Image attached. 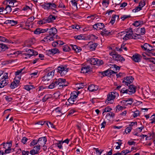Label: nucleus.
Returning a JSON list of instances; mask_svg holds the SVG:
<instances>
[{"mask_svg":"<svg viewBox=\"0 0 155 155\" xmlns=\"http://www.w3.org/2000/svg\"><path fill=\"white\" fill-rule=\"evenodd\" d=\"M68 83H66L65 79L59 78L54 80L48 86L49 89L56 88L59 89H62L64 87L67 86Z\"/></svg>","mask_w":155,"mask_h":155,"instance_id":"obj_1","label":"nucleus"},{"mask_svg":"<svg viewBox=\"0 0 155 155\" xmlns=\"http://www.w3.org/2000/svg\"><path fill=\"white\" fill-rule=\"evenodd\" d=\"M109 54L112 56L113 58L115 60L119 61L121 62L125 60V59L123 57L118 54L115 51L112 52L110 53Z\"/></svg>","mask_w":155,"mask_h":155,"instance_id":"obj_2","label":"nucleus"},{"mask_svg":"<svg viewBox=\"0 0 155 155\" xmlns=\"http://www.w3.org/2000/svg\"><path fill=\"white\" fill-rule=\"evenodd\" d=\"M68 68H66V67H64L62 65L58 66L57 68V72L60 73L61 76L65 75L68 71Z\"/></svg>","mask_w":155,"mask_h":155,"instance_id":"obj_3","label":"nucleus"},{"mask_svg":"<svg viewBox=\"0 0 155 155\" xmlns=\"http://www.w3.org/2000/svg\"><path fill=\"white\" fill-rule=\"evenodd\" d=\"M118 94L116 91L111 92L109 93L107 95V99L105 101V103L107 102L113 100L116 97L118 96Z\"/></svg>","mask_w":155,"mask_h":155,"instance_id":"obj_4","label":"nucleus"},{"mask_svg":"<svg viewBox=\"0 0 155 155\" xmlns=\"http://www.w3.org/2000/svg\"><path fill=\"white\" fill-rule=\"evenodd\" d=\"M126 32L127 33V34L123 38V39L124 40H127L129 39H132L133 38L132 37L133 31L132 28H130L129 29H127Z\"/></svg>","mask_w":155,"mask_h":155,"instance_id":"obj_5","label":"nucleus"},{"mask_svg":"<svg viewBox=\"0 0 155 155\" xmlns=\"http://www.w3.org/2000/svg\"><path fill=\"white\" fill-rule=\"evenodd\" d=\"M133 80L134 78L131 76L127 77L126 78H124L122 83L125 85L128 86L129 84L133 82Z\"/></svg>","mask_w":155,"mask_h":155,"instance_id":"obj_6","label":"nucleus"},{"mask_svg":"<svg viewBox=\"0 0 155 155\" xmlns=\"http://www.w3.org/2000/svg\"><path fill=\"white\" fill-rule=\"evenodd\" d=\"M59 53L60 51L59 50L56 48L51 49H49L46 51V54L48 56H50L51 55H53L56 53Z\"/></svg>","mask_w":155,"mask_h":155,"instance_id":"obj_7","label":"nucleus"},{"mask_svg":"<svg viewBox=\"0 0 155 155\" xmlns=\"http://www.w3.org/2000/svg\"><path fill=\"white\" fill-rule=\"evenodd\" d=\"M99 73H101L103 75V76H104L110 75L113 74H116L117 72L112 71L110 69H109L104 72H99Z\"/></svg>","mask_w":155,"mask_h":155,"instance_id":"obj_8","label":"nucleus"},{"mask_svg":"<svg viewBox=\"0 0 155 155\" xmlns=\"http://www.w3.org/2000/svg\"><path fill=\"white\" fill-rule=\"evenodd\" d=\"M54 72L53 71H49L48 73L46 74L43 77V80L44 81H49L50 79V78H46L50 77V78H51L54 75Z\"/></svg>","mask_w":155,"mask_h":155,"instance_id":"obj_9","label":"nucleus"},{"mask_svg":"<svg viewBox=\"0 0 155 155\" xmlns=\"http://www.w3.org/2000/svg\"><path fill=\"white\" fill-rule=\"evenodd\" d=\"M141 58V56L140 55L138 54H135L132 56L131 58L134 62H139L140 61Z\"/></svg>","mask_w":155,"mask_h":155,"instance_id":"obj_10","label":"nucleus"},{"mask_svg":"<svg viewBox=\"0 0 155 155\" xmlns=\"http://www.w3.org/2000/svg\"><path fill=\"white\" fill-rule=\"evenodd\" d=\"M19 80H16L15 79L12 82L10 85V87L12 89H14L17 87L19 85Z\"/></svg>","mask_w":155,"mask_h":155,"instance_id":"obj_11","label":"nucleus"},{"mask_svg":"<svg viewBox=\"0 0 155 155\" xmlns=\"http://www.w3.org/2000/svg\"><path fill=\"white\" fill-rule=\"evenodd\" d=\"M128 90L129 91H128V94H132L135 93L136 91V87L133 85H130L128 86Z\"/></svg>","mask_w":155,"mask_h":155,"instance_id":"obj_12","label":"nucleus"},{"mask_svg":"<svg viewBox=\"0 0 155 155\" xmlns=\"http://www.w3.org/2000/svg\"><path fill=\"white\" fill-rule=\"evenodd\" d=\"M48 29H42L40 28L36 29L34 31V33L35 34L38 35L41 33L46 32L48 31Z\"/></svg>","mask_w":155,"mask_h":155,"instance_id":"obj_13","label":"nucleus"},{"mask_svg":"<svg viewBox=\"0 0 155 155\" xmlns=\"http://www.w3.org/2000/svg\"><path fill=\"white\" fill-rule=\"evenodd\" d=\"M47 142V139L45 137L39 138L38 140V144L41 146L44 145Z\"/></svg>","mask_w":155,"mask_h":155,"instance_id":"obj_14","label":"nucleus"},{"mask_svg":"<svg viewBox=\"0 0 155 155\" xmlns=\"http://www.w3.org/2000/svg\"><path fill=\"white\" fill-rule=\"evenodd\" d=\"M49 34L50 35L54 36L57 32V29L53 27L48 29Z\"/></svg>","mask_w":155,"mask_h":155,"instance_id":"obj_15","label":"nucleus"},{"mask_svg":"<svg viewBox=\"0 0 155 155\" xmlns=\"http://www.w3.org/2000/svg\"><path fill=\"white\" fill-rule=\"evenodd\" d=\"M98 89V86H97L93 84L89 85L88 87V89L91 91H96Z\"/></svg>","mask_w":155,"mask_h":155,"instance_id":"obj_16","label":"nucleus"},{"mask_svg":"<svg viewBox=\"0 0 155 155\" xmlns=\"http://www.w3.org/2000/svg\"><path fill=\"white\" fill-rule=\"evenodd\" d=\"M150 46V45L147 43H145L143 45H141V47L142 49H143L144 51H151L153 50V49H150L149 48V46Z\"/></svg>","mask_w":155,"mask_h":155,"instance_id":"obj_17","label":"nucleus"},{"mask_svg":"<svg viewBox=\"0 0 155 155\" xmlns=\"http://www.w3.org/2000/svg\"><path fill=\"white\" fill-rule=\"evenodd\" d=\"M54 112H55V114L57 116H61L63 114V113L61 111V109L59 107L56 108L54 111Z\"/></svg>","mask_w":155,"mask_h":155,"instance_id":"obj_18","label":"nucleus"},{"mask_svg":"<svg viewBox=\"0 0 155 155\" xmlns=\"http://www.w3.org/2000/svg\"><path fill=\"white\" fill-rule=\"evenodd\" d=\"M8 83V81L6 79H3L0 81V88L3 87L7 85Z\"/></svg>","mask_w":155,"mask_h":155,"instance_id":"obj_19","label":"nucleus"},{"mask_svg":"<svg viewBox=\"0 0 155 155\" xmlns=\"http://www.w3.org/2000/svg\"><path fill=\"white\" fill-rule=\"evenodd\" d=\"M90 67L89 66H87L84 67H83L81 70V73H86L90 71Z\"/></svg>","mask_w":155,"mask_h":155,"instance_id":"obj_20","label":"nucleus"},{"mask_svg":"<svg viewBox=\"0 0 155 155\" xmlns=\"http://www.w3.org/2000/svg\"><path fill=\"white\" fill-rule=\"evenodd\" d=\"M7 45L2 43L0 44V52L4 51L9 48Z\"/></svg>","mask_w":155,"mask_h":155,"instance_id":"obj_21","label":"nucleus"},{"mask_svg":"<svg viewBox=\"0 0 155 155\" xmlns=\"http://www.w3.org/2000/svg\"><path fill=\"white\" fill-rule=\"evenodd\" d=\"M96 60H98V59L93 58H91L87 61L88 63H90L91 64H95Z\"/></svg>","mask_w":155,"mask_h":155,"instance_id":"obj_22","label":"nucleus"},{"mask_svg":"<svg viewBox=\"0 0 155 155\" xmlns=\"http://www.w3.org/2000/svg\"><path fill=\"white\" fill-rule=\"evenodd\" d=\"M11 6L9 5H7L5 8L4 13L5 14H7L11 12L12 10V8L11 7Z\"/></svg>","mask_w":155,"mask_h":155,"instance_id":"obj_23","label":"nucleus"},{"mask_svg":"<svg viewBox=\"0 0 155 155\" xmlns=\"http://www.w3.org/2000/svg\"><path fill=\"white\" fill-rule=\"evenodd\" d=\"M56 18V17L55 16L50 15L47 18V21H48V23L52 22H53L54 20H55Z\"/></svg>","mask_w":155,"mask_h":155,"instance_id":"obj_24","label":"nucleus"},{"mask_svg":"<svg viewBox=\"0 0 155 155\" xmlns=\"http://www.w3.org/2000/svg\"><path fill=\"white\" fill-rule=\"evenodd\" d=\"M133 38L132 39H142V37L141 35L140 34H135L132 35Z\"/></svg>","mask_w":155,"mask_h":155,"instance_id":"obj_25","label":"nucleus"},{"mask_svg":"<svg viewBox=\"0 0 155 155\" xmlns=\"http://www.w3.org/2000/svg\"><path fill=\"white\" fill-rule=\"evenodd\" d=\"M68 101L70 104H76L77 102L76 101V100H74V98L70 97L68 99Z\"/></svg>","mask_w":155,"mask_h":155,"instance_id":"obj_26","label":"nucleus"},{"mask_svg":"<svg viewBox=\"0 0 155 155\" xmlns=\"http://www.w3.org/2000/svg\"><path fill=\"white\" fill-rule=\"evenodd\" d=\"M6 2L7 5L8 4V5L14 7V6L13 5L14 3L16 2V0H6Z\"/></svg>","mask_w":155,"mask_h":155,"instance_id":"obj_27","label":"nucleus"},{"mask_svg":"<svg viewBox=\"0 0 155 155\" xmlns=\"http://www.w3.org/2000/svg\"><path fill=\"white\" fill-rule=\"evenodd\" d=\"M110 33V32L108 31L107 30L105 29L103 30V31L101 33V34L102 36H107Z\"/></svg>","mask_w":155,"mask_h":155,"instance_id":"obj_28","label":"nucleus"},{"mask_svg":"<svg viewBox=\"0 0 155 155\" xmlns=\"http://www.w3.org/2000/svg\"><path fill=\"white\" fill-rule=\"evenodd\" d=\"M49 5H50V9H53L56 12H57V11L56 10L54 9V8H56L57 7V5L55 3H53L49 2Z\"/></svg>","mask_w":155,"mask_h":155,"instance_id":"obj_29","label":"nucleus"},{"mask_svg":"<svg viewBox=\"0 0 155 155\" xmlns=\"http://www.w3.org/2000/svg\"><path fill=\"white\" fill-rule=\"evenodd\" d=\"M0 41L4 42L13 43V42L9 41L6 38L2 36H0Z\"/></svg>","mask_w":155,"mask_h":155,"instance_id":"obj_30","label":"nucleus"},{"mask_svg":"<svg viewBox=\"0 0 155 155\" xmlns=\"http://www.w3.org/2000/svg\"><path fill=\"white\" fill-rule=\"evenodd\" d=\"M50 5H49V3H45L43 4L41 6L44 8L45 9L48 10L50 9Z\"/></svg>","mask_w":155,"mask_h":155,"instance_id":"obj_31","label":"nucleus"},{"mask_svg":"<svg viewBox=\"0 0 155 155\" xmlns=\"http://www.w3.org/2000/svg\"><path fill=\"white\" fill-rule=\"evenodd\" d=\"M51 97L50 95H46L42 98V100L43 102H45L47 100L50 98Z\"/></svg>","mask_w":155,"mask_h":155,"instance_id":"obj_32","label":"nucleus"},{"mask_svg":"<svg viewBox=\"0 0 155 155\" xmlns=\"http://www.w3.org/2000/svg\"><path fill=\"white\" fill-rule=\"evenodd\" d=\"M116 16L118 18H119V16L118 15H114V16H113L112 17L110 23H111L112 25H113L115 22V18Z\"/></svg>","mask_w":155,"mask_h":155,"instance_id":"obj_33","label":"nucleus"},{"mask_svg":"<svg viewBox=\"0 0 155 155\" xmlns=\"http://www.w3.org/2000/svg\"><path fill=\"white\" fill-rule=\"evenodd\" d=\"M8 146V148L5 149V154L9 153L11 152L12 149H11V145L10 144Z\"/></svg>","mask_w":155,"mask_h":155,"instance_id":"obj_34","label":"nucleus"},{"mask_svg":"<svg viewBox=\"0 0 155 155\" xmlns=\"http://www.w3.org/2000/svg\"><path fill=\"white\" fill-rule=\"evenodd\" d=\"M98 45V44L97 43H94L92 45L89 46V48L91 49V50H94L96 48L97 46Z\"/></svg>","mask_w":155,"mask_h":155,"instance_id":"obj_35","label":"nucleus"},{"mask_svg":"<svg viewBox=\"0 0 155 155\" xmlns=\"http://www.w3.org/2000/svg\"><path fill=\"white\" fill-rule=\"evenodd\" d=\"M45 123L49 128L51 127L54 128H55V126L53 124L51 123L50 122H48L47 121H45Z\"/></svg>","mask_w":155,"mask_h":155,"instance_id":"obj_36","label":"nucleus"},{"mask_svg":"<svg viewBox=\"0 0 155 155\" xmlns=\"http://www.w3.org/2000/svg\"><path fill=\"white\" fill-rule=\"evenodd\" d=\"M144 59L146 60H147L155 64V58H144Z\"/></svg>","mask_w":155,"mask_h":155,"instance_id":"obj_37","label":"nucleus"},{"mask_svg":"<svg viewBox=\"0 0 155 155\" xmlns=\"http://www.w3.org/2000/svg\"><path fill=\"white\" fill-rule=\"evenodd\" d=\"M11 144V146H12V142L8 143V142H7L6 143H3L2 144V145H3V148H4L5 149H6L8 148V146L9 145Z\"/></svg>","mask_w":155,"mask_h":155,"instance_id":"obj_38","label":"nucleus"},{"mask_svg":"<svg viewBox=\"0 0 155 155\" xmlns=\"http://www.w3.org/2000/svg\"><path fill=\"white\" fill-rule=\"evenodd\" d=\"M126 101H127V105H131L134 102V100L132 98H128L126 100Z\"/></svg>","mask_w":155,"mask_h":155,"instance_id":"obj_39","label":"nucleus"},{"mask_svg":"<svg viewBox=\"0 0 155 155\" xmlns=\"http://www.w3.org/2000/svg\"><path fill=\"white\" fill-rule=\"evenodd\" d=\"M74 38L76 39L81 40V39H85V38L82 35H80L78 36H74Z\"/></svg>","mask_w":155,"mask_h":155,"instance_id":"obj_40","label":"nucleus"},{"mask_svg":"<svg viewBox=\"0 0 155 155\" xmlns=\"http://www.w3.org/2000/svg\"><path fill=\"white\" fill-rule=\"evenodd\" d=\"M104 63L103 61L101 60H99L98 59V60H96V61L95 63V64L97 66H100L102 65Z\"/></svg>","mask_w":155,"mask_h":155,"instance_id":"obj_41","label":"nucleus"},{"mask_svg":"<svg viewBox=\"0 0 155 155\" xmlns=\"http://www.w3.org/2000/svg\"><path fill=\"white\" fill-rule=\"evenodd\" d=\"M130 152V151H129L128 150H125L121 151V153H120V155H126L127 154Z\"/></svg>","mask_w":155,"mask_h":155,"instance_id":"obj_42","label":"nucleus"},{"mask_svg":"<svg viewBox=\"0 0 155 155\" xmlns=\"http://www.w3.org/2000/svg\"><path fill=\"white\" fill-rule=\"evenodd\" d=\"M33 88H34V87L32 85H26L24 87V89L28 91H30Z\"/></svg>","mask_w":155,"mask_h":155,"instance_id":"obj_43","label":"nucleus"},{"mask_svg":"<svg viewBox=\"0 0 155 155\" xmlns=\"http://www.w3.org/2000/svg\"><path fill=\"white\" fill-rule=\"evenodd\" d=\"M63 51H69L71 50L70 48L67 45L64 46L63 47Z\"/></svg>","mask_w":155,"mask_h":155,"instance_id":"obj_44","label":"nucleus"},{"mask_svg":"<svg viewBox=\"0 0 155 155\" xmlns=\"http://www.w3.org/2000/svg\"><path fill=\"white\" fill-rule=\"evenodd\" d=\"M129 91V90L128 89H125V88H123L120 91V92L123 94L125 93L128 94V91Z\"/></svg>","mask_w":155,"mask_h":155,"instance_id":"obj_45","label":"nucleus"},{"mask_svg":"<svg viewBox=\"0 0 155 155\" xmlns=\"http://www.w3.org/2000/svg\"><path fill=\"white\" fill-rule=\"evenodd\" d=\"M112 110V109L110 108L109 107H107L103 110V114L104 112H107L110 111Z\"/></svg>","mask_w":155,"mask_h":155,"instance_id":"obj_46","label":"nucleus"},{"mask_svg":"<svg viewBox=\"0 0 155 155\" xmlns=\"http://www.w3.org/2000/svg\"><path fill=\"white\" fill-rule=\"evenodd\" d=\"M38 153V152L34 148L31 150L30 152V154L32 155H35L36 154H37Z\"/></svg>","mask_w":155,"mask_h":155,"instance_id":"obj_47","label":"nucleus"},{"mask_svg":"<svg viewBox=\"0 0 155 155\" xmlns=\"http://www.w3.org/2000/svg\"><path fill=\"white\" fill-rule=\"evenodd\" d=\"M142 9L141 7L139 6L136 7L133 10V12H136Z\"/></svg>","mask_w":155,"mask_h":155,"instance_id":"obj_48","label":"nucleus"},{"mask_svg":"<svg viewBox=\"0 0 155 155\" xmlns=\"http://www.w3.org/2000/svg\"><path fill=\"white\" fill-rule=\"evenodd\" d=\"M97 26H98V30L102 29L104 27V25L103 23H97Z\"/></svg>","mask_w":155,"mask_h":155,"instance_id":"obj_49","label":"nucleus"},{"mask_svg":"<svg viewBox=\"0 0 155 155\" xmlns=\"http://www.w3.org/2000/svg\"><path fill=\"white\" fill-rule=\"evenodd\" d=\"M76 112H77V111L75 109H71L69 111V112H68L69 113H68V116L72 115L74 113H75Z\"/></svg>","mask_w":155,"mask_h":155,"instance_id":"obj_50","label":"nucleus"},{"mask_svg":"<svg viewBox=\"0 0 155 155\" xmlns=\"http://www.w3.org/2000/svg\"><path fill=\"white\" fill-rule=\"evenodd\" d=\"M38 143V140H33L30 144V146H34L36 144Z\"/></svg>","mask_w":155,"mask_h":155,"instance_id":"obj_51","label":"nucleus"},{"mask_svg":"<svg viewBox=\"0 0 155 155\" xmlns=\"http://www.w3.org/2000/svg\"><path fill=\"white\" fill-rule=\"evenodd\" d=\"M145 5V0H142L139 3V6L141 7V8L143 7Z\"/></svg>","mask_w":155,"mask_h":155,"instance_id":"obj_52","label":"nucleus"},{"mask_svg":"<svg viewBox=\"0 0 155 155\" xmlns=\"http://www.w3.org/2000/svg\"><path fill=\"white\" fill-rule=\"evenodd\" d=\"M13 10L14 11L12 12L15 14H16L18 12H21V11L19 8H15Z\"/></svg>","mask_w":155,"mask_h":155,"instance_id":"obj_53","label":"nucleus"},{"mask_svg":"<svg viewBox=\"0 0 155 155\" xmlns=\"http://www.w3.org/2000/svg\"><path fill=\"white\" fill-rule=\"evenodd\" d=\"M132 129V128L129 126V127H128L126 128V129L125 130V132L127 134L128 133H130Z\"/></svg>","mask_w":155,"mask_h":155,"instance_id":"obj_54","label":"nucleus"},{"mask_svg":"<svg viewBox=\"0 0 155 155\" xmlns=\"http://www.w3.org/2000/svg\"><path fill=\"white\" fill-rule=\"evenodd\" d=\"M151 51H147V53L146 54V55L150 57H151L154 56H155V53H152Z\"/></svg>","mask_w":155,"mask_h":155,"instance_id":"obj_55","label":"nucleus"},{"mask_svg":"<svg viewBox=\"0 0 155 155\" xmlns=\"http://www.w3.org/2000/svg\"><path fill=\"white\" fill-rule=\"evenodd\" d=\"M12 26H14L16 25L17 23V21H15L13 20H9V22Z\"/></svg>","mask_w":155,"mask_h":155,"instance_id":"obj_56","label":"nucleus"},{"mask_svg":"<svg viewBox=\"0 0 155 155\" xmlns=\"http://www.w3.org/2000/svg\"><path fill=\"white\" fill-rule=\"evenodd\" d=\"M111 66L110 67V68H114L115 69V70H119L120 69V67L115 64H113L111 65Z\"/></svg>","mask_w":155,"mask_h":155,"instance_id":"obj_57","label":"nucleus"},{"mask_svg":"<svg viewBox=\"0 0 155 155\" xmlns=\"http://www.w3.org/2000/svg\"><path fill=\"white\" fill-rule=\"evenodd\" d=\"M8 73H5L4 75L3 76L2 75V80L3 79H6L8 78Z\"/></svg>","mask_w":155,"mask_h":155,"instance_id":"obj_58","label":"nucleus"},{"mask_svg":"<svg viewBox=\"0 0 155 155\" xmlns=\"http://www.w3.org/2000/svg\"><path fill=\"white\" fill-rule=\"evenodd\" d=\"M71 97L74 98V100H76V98L78 96L75 94L74 92H73L71 94Z\"/></svg>","mask_w":155,"mask_h":155,"instance_id":"obj_59","label":"nucleus"},{"mask_svg":"<svg viewBox=\"0 0 155 155\" xmlns=\"http://www.w3.org/2000/svg\"><path fill=\"white\" fill-rule=\"evenodd\" d=\"M130 17V15H123V16L121 17V19H122V20L124 21L125 19H126L128 18H129Z\"/></svg>","mask_w":155,"mask_h":155,"instance_id":"obj_60","label":"nucleus"},{"mask_svg":"<svg viewBox=\"0 0 155 155\" xmlns=\"http://www.w3.org/2000/svg\"><path fill=\"white\" fill-rule=\"evenodd\" d=\"M140 115V112L138 110H137L134 112L133 115V116L134 117H136L138 116H139Z\"/></svg>","mask_w":155,"mask_h":155,"instance_id":"obj_61","label":"nucleus"},{"mask_svg":"<svg viewBox=\"0 0 155 155\" xmlns=\"http://www.w3.org/2000/svg\"><path fill=\"white\" fill-rule=\"evenodd\" d=\"M133 25L136 27H138L140 25V22L139 21H136L133 23Z\"/></svg>","mask_w":155,"mask_h":155,"instance_id":"obj_62","label":"nucleus"},{"mask_svg":"<svg viewBox=\"0 0 155 155\" xmlns=\"http://www.w3.org/2000/svg\"><path fill=\"white\" fill-rule=\"evenodd\" d=\"M40 146H41L40 145L38 144V145L34 147V148L38 152L40 149Z\"/></svg>","mask_w":155,"mask_h":155,"instance_id":"obj_63","label":"nucleus"},{"mask_svg":"<svg viewBox=\"0 0 155 155\" xmlns=\"http://www.w3.org/2000/svg\"><path fill=\"white\" fill-rule=\"evenodd\" d=\"M28 140V138L26 137H24L21 140V142L24 144H25L26 141Z\"/></svg>","mask_w":155,"mask_h":155,"instance_id":"obj_64","label":"nucleus"}]
</instances>
